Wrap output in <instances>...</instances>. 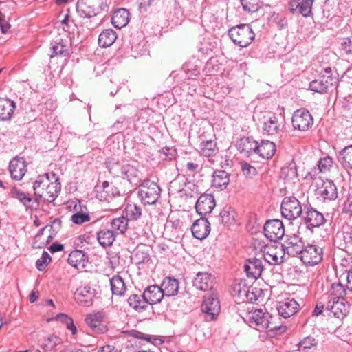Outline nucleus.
Returning a JSON list of instances; mask_svg holds the SVG:
<instances>
[{"mask_svg":"<svg viewBox=\"0 0 352 352\" xmlns=\"http://www.w3.org/2000/svg\"><path fill=\"white\" fill-rule=\"evenodd\" d=\"M35 196L45 202H54L61 190L59 178L54 173H46L38 175L33 184Z\"/></svg>","mask_w":352,"mask_h":352,"instance_id":"obj_1","label":"nucleus"},{"mask_svg":"<svg viewBox=\"0 0 352 352\" xmlns=\"http://www.w3.org/2000/svg\"><path fill=\"white\" fill-rule=\"evenodd\" d=\"M273 318L269 313L263 311L262 309H256L250 312L246 316V320L249 325L259 331L268 329L269 331L285 332L287 330L286 326H278L274 324Z\"/></svg>","mask_w":352,"mask_h":352,"instance_id":"obj_2","label":"nucleus"},{"mask_svg":"<svg viewBox=\"0 0 352 352\" xmlns=\"http://www.w3.org/2000/svg\"><path fill=\"white\" fill-rule=\"evenodd\" d=\"M96 197L100 201L111 204L112 210H118L123 205L125 198L121 195L118 188L104 181L102 186H96Z\"/></svg>","mask_w":352,"mask_h":352,"instance_id":"obj_3","label":"nucleus"},{"mask_svg":"<svg viewBox=\"0 0 352 352\" xmlns=\"http://www.w3.org/2000/svg\"><path fill=\"white\" fill-rule=\"evenodd\" d=\"M107 0H78L76 12L82 18H92L107 9Z\"/></svg>","mask_w":352,"mask_h":352,"instance_id":"obj_4","label":"nucleus"},{"mask_svg":"<svg viewBox=\"0 0 352 352\" xmlns=\"http://www.w3.org/2000/svg\"><path fill=\"white\" fill-rule=\"evenodd\" d=\"M160 186L149 179L143 180L138 189V197L144 205L155 204L160 197Z\"/></svg>","mask_w":352,"mask_h":352,"instance_id":"obj_5","label":"nucleus"},{"mask_svg":"<svg viewBox=\"0 0 352 352\" xmlns=\"http://www.w3.org/2000/svg\"><path fill=\"white\" fill-rule=\"evenodd\" d=\"M228 34L232 41L241 47H246L255 38V34L249 24H240L231 28Z\"/></svg>","mask_w":352,"mask_h":352,"instance_id":"obj_6","label":"nucleus"},{"mask_svg":"<svg viewBox=\"0 0 352 352\" xmlns=\"http://www.w3.org/2000/svg\"><path fill=\"white\" fill-rule=\"evenodd\" d=\"M282 216L288 220H294L302 214V206L294 196L285 197L281 203Z\"/></svg>","mask_w":352,"mask_h":352,"instance_id":"obj_7","label":"nucleus"},{"mask_svg":"<svg viewBox=\"0 0 352 352\" xmlns=\"http://www.w3.org/2000/svg\"><path fill=\"white\" fill-rule=\"evenodd\" d=\"M292 123L294 129L306 131L314 124V118L307 109L301 108L294 111Z\"/></svg>","mask_w":352,"mask_h":352,"instance_id":"obj_8","label":"nucleus"},{"mask_svg":"<svg viewBox=\"0 0 352 352\" xmlns=\"http://www.w3.org/2000/svg\"><path fill=\"white\" fill-rule=\"evenodd\" d=\"M300 255L301 261L305 265H315L322 260L323 250L317 245L308 244L304 246Z\"/></svg>","mask_w":352,"mask_h":352,"instance_id":"obj_9","label":"nucleus"},{"mask_svg":"<svg viewBox=\"0 0 352 352\" xmlns=\"http://www.w3.org/2000/svg\"><path fill=\"white\" fill-rule=\"evenodd\" d=\"M202 312L205 314L206 320L212 321L216 319L220 313V302L214 293L208 297L205 296L201 306Z\"/></svg>","mask_w":352,"mask_h":352,"instance_id":"obj_10","label":"nucleus"},{"mask_svg":"<svg viewBox=\"0 0 352 352\" xmlns=\"http://www.w3.org/2000/svg\"><path fill=\"white\" fill-rule=\"evenodd\" d=\"M263 230L265 236L274 242L282 239L285 234L283 223L278 219L267 221L264 225Z\"/></svg>","mask_w":352,"mask_h":352,"instance_id":"obj_11","label":"nucleus"},{"mask_svg":"<svg viewBox=\"0 0 352 352\" xmlns=\"http://www.w3.org/2000/svg\"><path fill=\"white\" fill-rule=\"evenodd\" d=\"M305 245L300 237L296 234L287 235L283 245V250L291 256L300 254Z\"/></svg>","mask_w":352,"mask_h":352,"instance_id":"obj_12","label":"nucleus"},{"mask_svg":"<svg viewBox=\"0 0 352 352\" xmlns=\"http://www.w3.org/2000/svg\"><path fill=\"white\" fill-rule=\"evenodd\" d=\"M10 193L12 197L19 200L26 210H36L38 208L40 203L37 197L34 198L30 194L25 193L16 187H13Z\"/></svg>","mask_w":352,"mask_h":352,"instance_id":"obj_13","label":"nucleus"},{"mask_svg":"<svg viewBox=\"0 0 352 352\" xmlns=\"http://www.w3.org/2000/svg\"><path fill=\"white\" fill-rule=\"evenodd\" d=\"M215 276L208 272H198L192 280L193 286L199 290L211 291L215 284Z\"/></svg>","mask_w":352,"mask_h":352,"instance_id":"obj_14","label":"nucleus"},{"mask_svg":"<svg viewBox=\"0 0 352 352\" xmlns=\"http://www.w3.org/2000/svg\"><path fill=\"white\" fill-rule=\"evenodd\" d=\"M27 162L23 157H16L10 162L9 170L12 179L20 181L27 172Z\"/></svg>","mask_w":352,"mask_h":352,"instance_id":"obj_15","label":"nucleus"},{"mask_svg":"<svg viewBox=\"0 0 352 352\" xmlns=\"http://www.w3.org/2000/svg\"><path fill=\"white\" fill-rule=\"evenodd\" d=\"M94 296L95 289L89 285L78 287L74 293L76 301L84 307L91 306Z\"/></svg>","mask_w":352,"mask_h":352,"instance_id":"obj_16","label":"nucleus"},{"mask_svg":"<svg viewBox=\"0 0 352 352\" xmlns=\"http://www.w3.org/2000/svg\"><path fill=\"white\" fill-rule=\"evenodd\" d=\"M216 206L215 200L211 194H203L197 199L195 208L199 214L205 216L210 214Z\"/></svg>","mask_w":352,"mask_h":352,"instance_id":"obj_17","label":"nucleus"},{"mask_svg":"<svg viewBox=\"0 0 352 352\" xmlns=\"http://www.w3.org/2000/svg\"><path fill=\"white\" fill-rule=\"evenodd\" d=\"M326 219L321 212L311 206L307 207L305 211V223L308 229L319 228L324 224Z\"/></svg>","mask_w":352,"mask_h":352,"instance_id":"obj_18","label":"nucleus"},{"mask_svg":"<svg viewBox=\"0 0 352 352\" xmlns=\"http://www.w3.org/2000/svg\"><path fill=\"white\" fill-rule=\"evenodd\" d=\"M236 146L240 153L249 157L256 155L258 142L252 137H243L237 141Z\"/></svg>","mask_w":352,"mask_h":352,"instance_id":"obj_19","label":"nucleus"},{"mask_svg":"<svg viewBox=\"0 0 352 352\" xmlns=\"http://www.w3.org/2000/svg\"><path fill=\"white\" fill-rule=\"evenodd\" d=\"M320 187L317 189V194L320 195L324 201L335 200L338 197L337 187L333 181L326 179L321 181Z\"/></svg>","mask_w":352,"mask_h":352,"instance_id":"obj_20","label":"nucleus"},{"mask_svg":"<svg viewBox=\"0 0 352 352\" xmlns=\"http://www.w3.org/2000/svg\"><path fill=\"white\" fill-rule=\"evenodd\" d=\"M193 236L197 239H206L210 232V224L207 219L201 217L196 220L191 226Z\"/></svg>","mask_w":352,"mask_h":352,"instance_id":"obj_21","label":"nucleus"},{"mask_svg":"<svg viewBox=\"0 0 352 352\" xmlns=\"http://www.w3.org/2000/svg\"><path fill=\"white\" fill-rule=\"evenodd\" d=\"M349 304L346 299L329 300L327 302V309L331 311L333 316L338 318H344L349 312Z\"/></svg>","mask_w":352,"mask_h":352,"instance_id":"obj_22","label":"nucleus"},{"mask_svg":"<svg viewBox=\"0 0 352 352\" xmlns=\"http://www.w3.org/2000/svg\"><path fill=\"white\" fill-rule=\"evenodd\" d=\"M164 296L160 287L156 285L147 287L142 294V298L144 299L146 305L160 302Z\"/></svg>","mask_w":352,"mask_h":352,"instance_id":"obj_23","label":"nucleus"},{"mask_svg":"<svg viewBox=\"0 0 352 352\" xmlns=\"http://www.w3.org/2000/svg\"><path fill=\"white\" fill-rule=\"evenodd\" d=\"M298 303L294 298H287L278 302L277 310L280 316L288 318L298 311Z\"/></svg>","mask_w":352,"mask_h":352,"instance_id":"obj_24","label":"nucleus"},{"mask_svg":"<svg viewBox=\"0 0 352 352\" xmlns=\"http://www.w3.org/2000/svg\"><path fill=\"white\" fill-rule=\"evenodd\" d=\"M67 261L78 270H82L88 263V256L84 251L75 250L69 254Z\"/></svg>","mask_w":352,"mask_h":352,"instance_id":"obj_25","label":"nucleus"},{"mask_svg":"<svg viewBox=\"0 0 352 352\" xmlns=\"http://www.w3.org/2000/svg\"><path fill=\"white\" fill-rule=\"evenodd\" d=\"M244 270L248 278L256 280L261 276L263 270V262L256 258H250L244 265Z\"/></svg>","mask_w":352,"mask_h":352,"instance_id":"obj_26","label":"nucleus"},{"mask_svg":"<svg viewBox=\"0 0 352 352\" xmlns=\"http://www.w3.org/2000/svg\"><path fill=\"white\" fill-rule=\"evenodd\" d=\"M121 175L132 185L137 186L142 182L140 172L136 166L130 164H126L122 166Z\"/></svg>","mask_w":352,"mask_h":352,"instance_id":"obj_27","label":"nucleus"},{"mask_svg":"<svg viewBox=\"0 0 352 352\" xmlns=\"http://www.w3.org/2000/svg\"><path fill=\"white\" fill-rule=\"evenodd\" d=\"M313 0H293L289 3V10L293 14L298 13L308 16L311 13Z\"/></svg>","mask_w":352,"mask_h":352,"instance_id":"obj_28","label":"nucleus"},{"mask_svg":"<svg viewBox=\"0 0 352 352\" xmlns=\"http://www.w3.org/2000/svg\"><path fill=\"white\" fill-rule=\"evenodd\" d=\"M230 182V174L223 170H216L212 174V186L221 190L226 189Z\"/></svg>","mask_w":352,"mask_h":352,"instance_id":"obj_29","label":"nucleus"},{"mask_svg":"<svg viewBox=\"0 0 352 352\" xmlns=\"http://www.w3.org/2000/svg\"><path fill=\"white\" fill-rule=\"evenodd\" d=\"M276 151V145L273 142L262 140L261 143L258 142L256 155H259L263 159L269 160L274 156Z\"/></svg>","mask_w":352,"mask_h":352,"instance_id":"obj_30","label":"nucleus"},{"mask_svg":"<svg viewBox=\"0 0 352 352\" xmlns=\"http://www.w3.org/2000/svg\"><path fill=\"white\" fill-rule=\"evenodd\" d=\"M129 21V12L125 8H119L116 10L112 16V25L118 29L126 26Z\"/></svg>","mask_w":352,"mask_h":352,"instance_id":"obj_31","label":"nucleus"},{"mask_svg":"<svg viewBox=\"0 0 352 352\" xmlns=\"http://www.w3.org/2000/svg\"><path fill=\"white\" fill-rule=\"evenodd\" d=\"M16 105L14 101L0 98V121H7L10 120Z\"/></svg>","mask_w":352,"mask_h":352,"instance_id":"obj_32","label":"nucleus"},{"mask_svg":"<svg viewBox=\"0 0 352 352\" xmlns=\"http://www.w3.org/2000/svg\"><path fill=\"white\" fill-rule=\"evenodd\" d=\"M160 288L164 296H173L178 293L179 282L174 278L166 277L164 278Z\"/></svg>","mask_w":352,"mask_h":352,"instance_id":"obj_33","label":"nucleus"},{"mask_svg":"<svg viewBox=\"0 0 352 352\" xmlns=\"http://www.w3.org/2000/svg\"><path fill=\"white\" fill-rule=\"evenodd\" d=\"M63 340L54 334L45 337L38 340V345L43 349V352L54 350L56 346L62 344Z\"/></svg>","mask_w":352,"mask_h":352,"instance_id":"obj_34","label":"nucleus"},{"mask_svg":"<svg viewBox=\"0 0 352 352\" xmlns=\"http://www.w3.org/2000/svg\"><path fill=\"white\" fill-rule=\"evenodd\" d=\"M116 239L114 231L110 229H102L97 233V240L103 248L111 246Z\"/></svg>","mask_w":352,"mask_h":352,"instance_id":"obj_35","label":"nucleus"},{"mask_svg":"<svg viewBox=\"0 0 352 352\" xmlns=\"http://www.w3.org/2000/svg\"><path fill=\"white\" fill-rule=\"evenodd\" d=\"M117 38L116 32L112 29L103 30L98 36V45L102 47L112 45Z\"/></svg>","mask_w":352,"mask_h":352,"instance_id":"obj_36","label":"nucleus"},{"mask_svg":"<svg viewBox=\"0 0 352 352\" xmlns=\"http://www.w3.org/2000/svg\"><path fill=\"white\" fill-rule=\"evenodd\" d=\"M283 249L270 248L267 251L264 252V258L270 265H278L283 261Z\"/></svg>","mask_w":352,"mask_h":352,"instance_id":"obj_37","label":"nucleus"},{"mask_svg":"<svg viewBox=\"0 0 352 352\" xmlns=\"http://www.w3.org/2000/svg\"><path fill=\"white\" fill-rule=\"evenodd\" d=\"M110 285L113 295L122 296L124 294L126 287L123 278L120 276H113L110 280Z\"/></svg>","mask_w":352,"mask_h":352,"instance_id":"obj_38","label":"nucleus"},{"mask_svg":"<svg viewBox=\"0 0 352 352\" xmlns=\"http://www.w3.org/2000/svg\"><path fill=\"white\" fill-rule=\"evenodd\" d=\"M103 314L102 312L98 311L94 314H90L86 316V323L97 333H102V329L100 327Z\"/></svg>","mask_w":352,"mask_h":352,"instance_id":"obj_39","label":"nucleus"},{"mask_svg":"<svg viewBox=\"0 0 352 352\" xmlns=\"http://www.w3.org/2000/svg\"><path fill=\"white\" fill-rule=\"evenodd\" d=\"M263 129L269 135H276L281 131L280 124L278 123V118L274 116L264 122Z\"/></svg>","mask_w":352,"mask_h":352,"instance_id":"obj_40","label":"nucleus"},{"mask_svg":"<svg viewBox=\"0 0 352 352\" xmlns=\"http://www.w3.org/2000/svg\"><path fill=\"white\" fill-rule=\"evenodd\" d=\"M217 142L214 140L204 141L200 144V154L202 156L210 157L218 153Z\"/></svg>","mask_w":352,"mask_h":352,"instance_id":"obj_41","label":"nucleus"},{"mask_svg":"<svg viewBox=\"0 0 352 352\" xmlns=\"http://www.w3.org/2000/svg\"><path fill=\"white\" fill-rule=\"evenodd\" d=\"M339 160L345 169H352V145L344 147L340 152Z\"/></svg>","mask_w":352,"mask_h":352,"instance_id":"obj_42","label":"nucleus"},{"mask_svg":"<svg viewBox=\"0 0 352 352\" xmlns=\"http://www.w3.org/2000/svg\"><path fill=\"white\" fill-rule=\"evenodd\" d=\"M235 211L230 206H225L220 212V221L225 226H229L235 222Z\"/></svg>","mask_w":352,"mask_h":352,"instance_id":"obj_43","label":"nucleus"},{"mask_svg":"<svg viewBox=\"0 0 352 352\" xmlns=\"http://www.w3.org/2000/svg\"><path fill=\"white\" fill-rule=\"evenodd\" d=\"M128 303L130 307H133L135 311H144L147 305L142 295L132 294L128 298Z\"/></svg>","mask_w":352,"mask_h":352,"instance_id":"obj_44","label":"nucleus"},{"mask_svg":"<svg viewBox=\"0 0 352 352\" xmlns=\"http://www.w3.org/2000/svg\"><path fill=\"white\" fill-rule=\"evenodd\" d=\"M125 217L129 220L136 221L142 214V209L135 204H128L124 209Z\"/></svg>","mask_w":352,"mask_h":352,"instance_id":"obj_45","label":"nucleus"},{"mask_svg":"<svg viewBox=\"0 0 352 352\" xmlns=\"http://www.w3.org/2000/svg\"><path fill=\"white\" fill-rule=\"evenodd\" d=\"M332 292L331 294V300L335 299H346L348 294L347 289H345L344 285L340 283H333L331 285Z\"/></svg>","mask_w":352,"mask_h":352,"instance_id":"obj_46","label":"nucleus"},{"mask_svg":"<svg viewBox=\"0 0 352 352\" xmlns=\"http://www.w3.org/2000/svg\"><path fill=\"white\" fill-rule=\"evenodd\" d=\"M340 234L346 246H352V223L351 220L346 222L342 227Z\"/></svg>","mask_w":352,"mask_h":352,"instance_id":"obj_47","label":"nucleus"},{"mask_svg":"<svg viewBox=\"0 0 352 352\" xmlns=\"http://www.w3.org/2000/svg\"><path fill=\"white\" fill-rule=\"evenodd\" d=\"M234 292L239 296H245L247 300L254 302L257 300V298L254 295L253 292H250L249 289L241 283H236L233 286Z\"/></svg>","mask_w":352,"mask_h":352,"instance_id":"obj_48","label":"nucleus"},{"mask_svg":"<svg viewBox=\"0 0 352 352\" xmlns=\"http://www.w3.org/2000/svg\"><path fill=\"white\" fill-rule=\"evenodd\" d=\"M129 219L125 216H122L113 219L111 222V228L113 230L119 231L120 234H124L128 228Z\"/></svg>","mask_w":352,"mask_h":352,"instance_id":"obj_49","label":"nucleus"},{"mask_svg":"<svg viewBox=\"0 0 352 352\" xmlns=\"http://www.w3.org/2000/svg\"><path fill=\"white\" fill-rule=\"evenodd\" d=\"M150 254L148 252L141 249H137L131 256L133 262L136 265L146 263L150 261Z\"/></svg>","mask_w":352,"mask_h":352,"instance_id":"obj_50","label":"nucleus"},{"mask_svg":"<svg viewBox=\"0 0 352 352\" xmlns=\"http://www.w3.org/2000/svg\"><path fill=\"white\" fill-rule=\"evenodd\" d=\"M280 177L285 181H292L298 179L297 169L295 166L283 167L280 170Z\"/></svg>","mask_w":352,"mask_h":352,"instance_id":"obj_51","label":"nucleus"},{"mask_svg":"<svg viewBox=\"0 0 352 352\" xmlns=\"http://www.w3.org/2000/svg\"><path fill=\"white\" fill-rule=\"evenodd\" d=\"M245 11L255 12L261 7V0H240Z\"/></svg>","mask_w":352,"mask_h":352,"instance_id":"obj_52","label":"nucleus"},{"mask_svg":"<svg viewBox=\"0 0 352 352\" xmlns=\"http://www.w3.org/2000/svg\"><path fill=\"white\" fill-rule=\"evenodd\" d=\"M52 52L55 55H63L66 56L69 54L67 46L63 43L62 38L54 42L52 47Z\"/></svg>","mask_w":352,"mask_h":352,"instance_id":"obj_53","label":"nucleus"},{"mask_svg":"<svg viewBox=\"0 0 352 352\" xmlns=\"http://www.w3.org/2000/svg\"><path fill=\"white\" fill-rule=\"evenodd\" d=\"M56 319L65 323L67 328L72 331V335H75L76 333L77 329L74 324V321L72 318L69 317L67 315L65 314H59L56 316Z\"/></svg>","mask_w":352,"mask_h":352,"instance_id":"obj_54","label":"nucleus"},{"mask_svg":"<svg viewBox=\"0 0 352 352\" xmlns=\"http://www.w3.org/2000/svg\"><path fill=\"white\" fill-rule=\"evenodd\" d=\"M309 89L315 92L323 94L327 91V85L324 83L321 76L320 78L312 80L309 83Z\"/></svg>","mask_w":352,"mask_h":352,"instance_id":"obj_55","label":"nucleus"},{"mask_svg":"<svg viewBox=\"0 0 352 352\" xmlns=\"http://www.w3.org/2000/svg\"><path fill=\"white\" fill-rule=\"evenodd\" d=\"M241 169L243 174L247 178H252L254 176L257 175L256 168L248 164V162L243 161L240 162Z\"/></svg>","mask_w":352,"mask_h":352,"instance_id":"obj_56","label":"nucleus"},{"mask_svg":"<svg viewBox=\"0 0 352 352\" xmlns=\"http://www.w3.org/2000/svg\"><path fill=\"white\" fill-rule=\"evenodd\" d=\"M333 164V159L329 156L321 158L318 163V166L321 173L329 171Z\"/></svg>","mask_w":352,"mask_h":352,"instance_id":"obj_57","label":"nucleus"},{"mask_svg":"<svg viewBox=\"0 0 352 352\" xmlns=\"http://www.w3.org/2000/svg\"><path fill=\"white\" fill-rule=\"evenodd\" d=\"M90 220V216L89 214L77 212L72 215L71 221L76 224L80 225L85 222H87Z\"/></svg>","mask_w":352,"mask_h":352,"instance_id":"obj_58","label":"nucleus"},{"mask_svg":"<svg viewBox=\"0 0 352 352\" xmlns=\"http://www.w3.org/2000/svg\"><path fill=\"white\" fill-rule=\"evenodd\" d=\"M51 261V257L47 252H43L41 257L36 262V266L40 271L43 270L47 265Z\"/></svg>","mask_w":352,"mask_h":352,"instance_id":"obj_59","label":"nucleus"},{"mask_svg":"<svg viewBox=\"0 0 352 352\" xmlns=\"http://www.w3.org/2000/svg\"><path fill=\"white\" fill-rule=\"evenodd\" d=\"M316 339L311 336L305 338L298 343V347L303 349H309L316 345Z\"/></svg>","mask_w":352,"mask_h":352,"instance_id":"obj_60","label":"nucleus"},{"mask_svg":"<svg viewBox=\"0 0 352 352\" xmlns=\"http://www.w3.org/2000/svg\"><path fill=\"white\" fill-rule=\"evenodd\" d=\"M321 78L324 83L327 85V89H328V88L330 87L336 85L338 82V78L335 76H333L332 74L322 75Z\"/></svg>","mask_w":352,"mask_h":352,"instance_id":"obj_61","label":"nucleus"},{"mask_svg":"<svg viewBox=\"0 0 352 352\" xmlns=\"http://www.w3.org/2000/svg\"><path fill=\"white\" fill-rule=\"evenodd\" d=\"M341 49L347 54H352V38H344L341 43Z\"/></svg>","mask_w":352,"mask_h":352,"instance_id":"obj_62","label":"nucleus"},{"mask_svg":"<svg viewBox=\"0 0 352 352\" xmlns=\"http://www.w3.org/2000/svg\"><path fill=\"white\" fill-rule=\"evenodd\" d=\"M0 28L1 32L6 34L8 32L10 28V25L6 19V16L0 12Z\"/></svg>","mask_w":352,"mask_h":352,"instance_id":"obj_63","label":"nucleus"},{"mask_svg":"<svg viewBox=\"0 0 352 352\" xmlns=\"http://www.w3.org/2000/svg\"><path fill=\"white\" fill-rule=\"evenodd\" d=\"M342 213L352 215V196H349L344 201L342 208Z\"/></svg>","mask_w":352,"mask_h":352,"instance_id":"obj_64","label":"nucleus"}]
</instances>
